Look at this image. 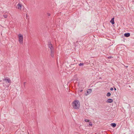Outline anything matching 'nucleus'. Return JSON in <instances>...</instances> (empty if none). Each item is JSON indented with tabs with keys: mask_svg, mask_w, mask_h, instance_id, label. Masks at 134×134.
Segmentation results:
<instances>
[{
	"mask_svg": "<svg viewBox=\"0 0 134 134\" xmlns=\"http://www.w3.org/2000/svg\"><path fill=\"white\" fill-rule=\"evenodd\" d=\"M48 46L51 50V55L52 58H53L54 56V48L50 41L48 42Z\"/></svg>",
	"mask_w": 134,
	"mask_h": 134,
	"instance_id": "obj_1",
	"label": "nucleus"
},
{
	"mask_svg": "<svg viewBox=\"0 0 134 134\" xmlns=\"http://www.w3.org/2000/svg\"><path fill=\"white\" fill-rule=\"evenodd\" d=\"M72 106L74 109H79L80 106L79 101L78 100H75L72 103Z\"/></svg>",
	"mask_w": 134,
	"mask_h": 134,
	"instance_id": "obj_2",
	"label": "nucleus"
},
{
	"mask_svg": "<svg viewBox=\"0 0 134 134\" xmlns=\"http://www.w3.org/2000/svg\"><path fill=\"white\" fill-rule=\"evenodd\" d=\"M19 37V41L21 44L23 43V36L21 34H19L18 35Z\"/></svg>",
	"mask_w": 134,
	"mask_h": 134,
	"instance_id": "obj_3",
	"label": "nucleus"
},
{
	"mask_svg": "<svg viewBox=\"0 0 134 134\" xmlns=\"http://www.w3.org/2000/svg\"><path fill=\"white\" fill-rule=\"evenodd\" d=\"M21 4H20V3H19L16 6V8H18V9L21 10Z\"/></svg>",
	"mask_w": 134,
	"mask_h": 134,
	"instance_id": "obj_4",
	"label": "nucleus"
},
{
	"mask_svg": "<svg viewBox=\"0 0 134 134\" xmlns=\"http://www.w3.org/2000/svg\"><path fill=\"white\" fill-rule=\"evenodd\" d=\"M3 81L7 82L9 83H11V81L9 78L8 79H3Z\"/></svg>",
	"mask_w": 134,
	"mask_h": 134,
	"instance_id": "obj_5",
	"label": "nucleus"
},
{
	"mask_svg": "<svg viewBox=\"0 0 134 134\" xmlns=\"http://www.w3.org/2000/svg\"><path fill=\"white\" fill-rule=\"evenodd\" d=\"M92 92V90L91 89H89L87 90V91L86 93L85 94L87 96L90 93H91Z\"/></svg>",
	"mask_w": 134,
	"mask_h": 134,
	"instance_id": "obj_6",
	"label": "nucleus"
},
{
	"mask_svg": "<svg viewBox=\"0 0 134 134\" xmlns=\"http://www.w3.org/2000/svg\"><path fill=\"white\" fill-rule=\"evenodd\" d=\"M113 100L112 99L109 98L106 101V102L108 103H111L113 102Z\"/></svg>",
	"mask_w": 134,
	"mask_h": 134,
	"instance_id": "obj_7",
	"label": "nucleus"
},
{
	"mask_svg": "<svg viewBox=\"0 0 134 134\" xmlns=\"http://www.w3.org/2000/svg\"><path fill=\"white\" fill-rule=\"evenodd\" d=\"M130 35V33H125L124 34V36L126 37H129Z\"/></svg>",
	"mask_w": 134,
	"mask_h": 134,
	"instance_id": "obj_8",
	"label": "nucleus"
},
{
	"mask_svg": "<svg viewBox=\"0 0 134 134\" xmlns=\"http://www.w3.org/2000/svg\"><path fill=\"white\" fill-rule=\"evenodd\" d=\"M114 17L110 21V23H111L113 25L114 24Z\"/></svg>",
	"mask_w": 134,
	"mask_h": 134,
	"instance_id": "obj_9",
	"label": "nucleus"
},
{
	"mask_svg": "<svg viewBox=\"0 0 134 134\" xmlns=\"http://www.w3.org/2000/svg\"><path fill=\"white\" fill-rule=\"evenodd\" d=\"M110 125L113 127L114 128L116 126V124L115 123H112Z\"/></svg>",
	"mask_w": 134,
	"mask_h": 134,
	"instance_id": "obj_10",
	"label": "nucleus"
},
{
	"mask_svg": "<svg viewBox=\"0 0 134 134\" xmlns=\"http://www.w3.org/2000/svg\"><path fill=\"white\" fill-rule=\"evenodd\" d=\"M111 95V93L110 92H108L107 93V97H109V96H110Z\"/></svg>",
	"mask_w": 134,
	"mask_h": 134,
	"instance_id": "obj_11",
	"label": "nucleus"
},
{
	"mask_svg": "<svg viewBox=\"0 0 134 134\" xmlns=\"http://www.w3.org/2000/svg\"><path fill=\"white\" fill-rule=\"evenodd\" d=\"M84 65V63H80L79 64V65L80 66H82Z\"/></svg>",
	"mask_w": 134,
	"mask_h": 134,
	"instance_id": "obj_12",
	"label": "nucleus"
},
{
	"mask_svg": "<svg viewBox=\"0 0 134 134\" xmlns=\"http://www.w3.org/2000/svg\"><path fill=\"white\" fill-rule=\"evenodd\" d=\"M85 121L86 122H88L90 120H89L87 119H85Z\"/></svg>",
	"mask_w": 134,
	"mask_h": 134,
	"instance_id": "obj_13",
	"label": "nucleus"
},
{
	"mask_svg": "<svg viewBox=\"0 0 134 134\" xmlns=\"http://www.w3.org/2000/svg\"><path fill=\"white\" fill-rule=\"evenodd\" d=\"M113 58V57L112 56H109L108 57V59H110Z\"/></svg>",
	"mask_w": 134,
	"mask_h": 134,
	"instance_id": "obj_14",
	"label": "nucleus"
},
{
	"mask_svg": "<svg viewBox=\"0 0 134 134\" xmlns=\"http://www.w3.org/2000/svg\"><path fill=\"white\" fill-rule=\"evenodd\" d=\"M89 125L90 126H92V123L91 122H89Z\"/></svg>",
	"mask_w": 134,
	"mask_h": 134,
	"instance_id": "obj_15",
	"label": "nucleus"
},
{
	"mask_svg": "<svg viewBox=\"0 0 134 134\" xmlns=\"http://www.w3.org/2000/svg\"><path fill=\"white\" fill-rule=\"evenodd\" d=\"M3 16L4 17V18H7V15H3Z\"/></svg>",
	"mask_w": 134,
	"mask_h": 134,
	"instance_id": "obj_16",
	"label": "nucleus"
},
{
	"mask_svg": "<svg viewBox=\"0 0 134 134\" xmlns=\"http://www.w3.org/2000/svg\"><path fill=\"white\" fill-rule=\"evenodd\" d=\"M113 88L112 87L111 88H110V90L111 91H112L113 90Z\"/></svg>",
	"mask_w": 134,
	"mask_h": 134,
	"instance_id": "obj_17",
	"label": "nucleus"
},
{
	"mask_svg": "<svg viewBox=\"0 0 134 134\" xmlns=\"http://www.w3.org/2000/svg\"><path fill=\"white\" fill-rule=\"evenodd\" d=\"M82 91H83V90H79V91L80 92H82Z\"/></svg>",
	"mask_w": 134,
	"mask_h": 134,
	"instance_id": "obj_18",
	"label": "nucleus"
},
{
	"mask_svg": "<svg viewBox=\"0 0 134 134\" xmlns=\"http://www.w3.org/2000/svg\"><path fill=\"white\" fill-rule=\"evenodd\" d=\"M26 83V82H24V87H25V85Z\"/></svg>",
	"mask_w": 134,
	"mask_h": 134,
	"instance_id": "obj_19",
	"label": "nucleus"
},
{
	"mask_svg": "<svg viewBox=\"0 0 134 134\" xmlns=\"http://www.w3.org/2000/svg\"><path fill=\"white\" fill-rule=\"evenodd\" d=\"M47 15L48 16H49L50 15V14L49 13H47Z\"/></svg>",
	"mask_w": 134,
	"mask_h": 134,
	"instance_id": "obj_20",
	"label": "nucleus"
},
{
	"mask_svg": "<svg viewBox=\"0 0 134 134\" xmlns=\"http://www.w3.org/2000/svg\"><path fill=\"white\" fill-rule=\"evenodd\" d=\"M114 90L115 91H116V89L114 87Z\"/></svg>",
	"mask_w": 134,
	"mask_h": 134,
	"instance_id": "obj_21",
	"label": "nucleus"
},
{
	"mask_svg": "<svg viewBox=\"0 0 134 134\" xmlns=\"http://www.w3.org/2000/svg\"><path fill=\"white\" fill-rule=\"evenodd\" d=\"M26 17H27V14H26Z\"/></svg>",
	"mask_w": 134,
	"mask_h": 134,
	"instance_id": "obj_22",
	"label": "nucleus"
},
{
	"mask_svg": "<svg viewBox=\"0 0 134 134\" xmlns=\"http://www.w3.org/2000/svg\"><path fill=\"white\" fill-rule=\"evenodd\" d=\"M129 87H130V86H129Z\"/></svg>",
	"mask_w": 134,
	"mask_h": 134,
	"instance_id": "obj_23",
	"label": "nucleus"
}]
</instances>
